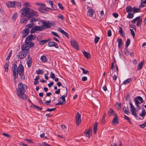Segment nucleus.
<instances>
[{"label": "nucleus", "mask_w": 146, "mask_h": 146, "mask_svg": "<svg viewBox=\"0 0 146 146\" xmlns=\"http://www.w3.org/2000/svg\"><path fill=\"white\" fill-rule=\"evenodd\" d=\"M25 90L22 83H20L18 84V88L16 90L15 92L18 97L23 100H27V96L25 94Z\"/></svg>", "instance_id": "nucleus-1"}, {"label": "nucleus", "mask_w": 146, "mask_h": 146, "mask_svg": "<svg viewBox=\"0 0 146 146\" xmlns=\"http://www.w3.org/2000/svg\"><path fill=\"white\" fill-rule=\"evenodd\" d=\"M6 5L8 8H16L17 6L19 8L21 7V3L16 1H9L6 3Z\"/></svg>", "instance_id": "nucleus-2"}, {"label": "nucleus", "mask_w": 146, "mask_h": 146, "mask_svg": "<svg viewBox=\"0 0 146 146\" xmlns=\"http://www.w3.org/2000/svg\"><path fill=\"white\" fill-rule=\"evenodd\" d=\"M30 9V8L27 7H25L24 8L21 9L20 12L21 14V17L24 18L25 17H27V15H29Z\"/></svg>", "instance_id": "nucleus-3"}, {"label": "nucleus", "mask_w": 146, "mask_h": 146, "mask_svg": "<svg viewBox=\"0 0 146 146\" xmlns=\"http://www.w3.org/2000/svg\"><path fill=\"white\" fill-rule=\"evenodd\" d=\"M134 102L137 107L138 108V110L141 109V107L139 105L143 102L142 98L140 96H138L134 98Z\"/></svg>", "instance_id": "nucleus-4"}, {"label": "nucleus", "mask_w": 146, "mask_h": 146, "mask_svg": "<svg viewBox=\"0 0 146 146\" xmlns=\"http://www.w3.org/2000/svg\"><path fill=\"white\" fill-rule=\"evenodd\" d=\"M38 23L39 25L41 24V25L44 26L43 27H45L44 29L46 28H50L51 27V25L52 23H49V21H48V23L44 20H41L39 21Z\"/></svg>", "instance_id": "nucleus-5"}, {"label": "nucleus", "mask_w": 146, "mask_h": 146, "mask_svg": "<svg viewBox=\"0 0 146 146\" xmlns=\"http://www.w3.org/2000/svg\"><path fill=\"white\" fill-rule=\"evenodd\" d=\"M44 28L45 27H41L40 26H33L31 30L30 33H34L36 31H42L44 29Z\"/></svg>", "instance_id": "nucleus-6"}, {"label": "nucleus", "mask_w": 146, "mask_h": 146, "mask_svg": "<svg viewBox=\"0 0 146 146\" xmlns=\"http://www.w3.org/2000/svg\"><path fill=\"white\" fill-rule=\"evenodd\" d=\"M38 16L37 12L31 8L30 10L29 14L27 15V17L28 18V19H30L32 17H37Z\"/></svg>", "instance_id": "nucleus-7"}, {"label": "nucleus", "mask_w": 146, "mask_h": 146, "mask_svg": "<svg viewBox=\"0 0 146 146\" xmlns=\"http://www.w3.org/2000/svg\"><path fill=\"white\" fill-rule=\"evenodd\" d=\"M129 104L130 106V110L132 115H133L136 117H137V115L136 113V110L134 106L132 103L130 102L129 103Z\"/></svg>", "instance_id": "nucleus-8"}, {"label": "nucleus", "mask_w": 146, "mask_h": 146, "mask_svg": "<svg viewBox=\"0 0 146 146\" xmlns=\"http://www.w3.org/2000/svg\"><path fill=\"white\" fill-rule=\"evenodd\" d=\"M81 115L78 112H77V114L76 116L75 119H76V125L78 126H79L81 123Z\"/></svg>", "instance_id": "nucleus-9"}, {"label": "nucleus", "mask_w": 146, "mask_h": 146, "mask_svg": "<svg viewBox=\"0 0 146 146\" xmlns=\"http://www.w3.org/2000/svg\"><path fill=\"white\" fill-rule=\"evenodd\" d=\"M70 43L72 46L77 50H79L78 45L76 41L75 40H71Z\"/></svg>", "instance_id": "nucleus-10"}, {"label": "nucleus", "mask_w": 146, "mask_h": 146, "mask_svg": "<svg viewBox=\"0 0 146 146\" xmlns=\"http://www.w3.org/2000/svg\"><path fill=\"white\" fill-rule=\"evenodd\" d=\"M114 117L112 121L111 124L112 125H115V124H117L119 123V120L118 119V116L116 113H115Z\"/></svg>", "instance_id": "nucleus-11"}, {"label": "nucleus", "mask_w": 146, "mask_h": 146, "mask_svg": "<svg viewBox=\"0 0 146 146\" xmlns=\"http://www.w3.org/2000/svg\"><path fill=\"white\" fill-rule=\"evenodd\" d=\"M30 30L25 29H23L21 32V33L23 34L22 38H23L25 37L28 35L29 34Z\"/></svg>", "instance_id": "nucleus-12"}, {"label": "nucleus", "mask_w": 146, "mask_h": 146, "mask_svg": "<svg viewBox=\"0 0 146 146\" xmlns=\"http://www.w3.org/2000/svg\"><path fill=\"white\" fill-rule=\"evenodd\" d=\"M66 94L64 95H63L62 97H60L59 98V99H62V102H63V104H65L66 100H65V97L67 96V94H68V90L67 88L66 87Z\"/></svg>", "instance_id": "nucleus-13"}, {"label": "nucleus", "mask_w": 146, "mask_h": 146, "mask_svg": "<svg viewBox=\"0 0 146 146\" xmlns=\"http://www.w3.org/2000/svg\"><path fill=\"white\" fill-rule=\"evenodd\" d=\"M25 44L22 45H21V50L22 51L25 50V49L29 48V45H28V42H27V40H25Z\"/></svg>", "instance_id": "nucleus-14"}, {"label": "nucleus", "mask_w": 146, "mask_h": 146, "mask_svg": "<svg viewBox=\"0 0 146 146\" xmlns=\"http://www.w3.org/2000/svg\"><path fill=\"white\" fill-rule=\"evenodd\" d=\"M36 37V36L33 35L32 34H31L30 35L27 36L25 40H26L29 41H31L35 39Z\"/></svg>", "instance_id": "nucleus-15"}, {"label": "nucleus", "mask_w": 146, "mask_h": 146, "mask_svg": "<svg viewBox=\"0 0 146 146\" xmlns=\"http://www.w3.org/2000/svg\"><path fill=\"white\" fill-rule=\"evenodd\" d=\"M37 40L38 41H39V44L40 45H43L44 44L47 43L50 40V39L48 38L46 40H38V38H37Z\"/></svg>", "instance_id": "nucleus-16"}, {"label": "nucleus", "mask_w": 146, "mask_h": 146, "mask_svg": "<svg viewBox=\"0 0 146 146\" xmlns=\"http://www.w3.org/2000/svg\"><path fill=\"white\" fill-rule=\"evenodd\" d=\"M144 62V61L143 60L138 64L137 66V70H139L142 69Z\"/></svg>", "instance_id": "nucleus-17"}, {"label": "nucleus", "mask_w": 146, "mask_h": 146, "mask_svg": "<svg viewBox=\"0 0 146 146\" xmlns=\"http://www.w3.org/2000/svg\"><path fill=\"white\" fill-rule=\"evenodd\" d=\"M82 52L85 57L87 59H90L91 57V55L90 53L85 51L84 50L82 51Z\"/></svg>", "instance_id": "nucleus-18"}, {"label": "nucleus", "mask_w": 146, "mask_h": 146, "mask_svg": "<svg viewBox=\"0 0 146 146\" xmlns=\"http://www.w3.org/2000/svg\"><path fill=\"white\" fill-rule=\"evenodd\" d=\"M27 55V54H23V52H20L19 55H17V56H19L20 59H23Z\"/></svg>", "instance_id": "nucleus-19"}, {"label": "nucleus", "mask_w": 146, "mask_h": 146, "mask_svg": "<svg viewBox=\"0 0 146 146\" xmlns=\"http://www.w3.org/2000/svg\"><path fill=\"white\" fill-rule=\"evenodd\" d=\"M108 113L109 116H111L112 115L114 116L115 114L116 113L115 112L113 109L112 108H110V109L108 111Z\"/></svg>", "instance_id": "nucleus-20"}, {"label": "nucleus", "mask_w": 146, "mask_h": 146, "mask_svg": "<svg viewBox=\"0 0 146 146\" xmlns=\"http://www.w3.org/2000/svg\"><path fill=\"white\" fill-rule=\"evenodd\" d=\"M9 61L8 62H6L4 65V68L5 71L6 72H7L8 71V67L9 66Z\"/></svg>", "instance_id": "nucleus-21"}, {"label": "nucleus", "mask_w": 146, "mask_h": 146, "mask_svg": "<svg viewBox=\"0 0 146 146\" xmlns=\"http://www.w3.org/2000/svg\"><path fill=\"white\" fill-rule=\"evenodd\" d=\"M126 10L127 13H131L132 12H133V9L131 6H127L126 8Z\"/></svg>", "instance_id": "nucleus-22"}, {"label": "nucleus", "mask_w": 146, "mask_h": 146, "mask_svg": "<svg viewBox=\"0 0 146 146\" xmlns=\"http://www.w3.org/2000/svg\"><path fill=\"white\" fill-rule=\"evenodd\" d=\"M117 40L118 42V47L121 49V47L123 44L122 40L121 38H119L117 39Z\"/></svg>", "instance_id": "nucleus-23"}, {"label": "nucleus", "mask_w": 146, "mask_h": 146, "mask_svg": "<svg viewBox=\"0 0 146 146\" xmlns=\"http://www.w3.org/2000/svg\"><path fill=\"white\" fill-rule=\"evenodd\" d=\"M93 9H92L89 8L87 14L90 17L93 16Z\"/></svg>", "instance_id": "nucleus-24"}, {"label": "nucleus", "mask_w": 146, "mask_h": 146, "mask_svg": "<svg viewBox=\"0 0 146 146\" xmlns=\"http://www.w3.org/2000/svg\"><path fill=\"white\" fill-rule=\"evenodd\" d=\"M19 75L20 76V78L22 80H24L25 79V77L24 75V71H23L21 73L20 72L19 73Z\"/></svg>", "instance_id": "nucleus-25"}, {"label": "nucleus", "mask_w": 146, "mask_h": 146, "mask_svg": "<svg viewBox=\"0 0 146 146\" xmlns=\"http://www.w3.org/2000/svg\"><path fill=\"white\" fill-rule=\"evenodd\" d=\"M133 13L134 14L141 11V9L140 8H137L135 7H133Z\"/></svg>", "instance_id": "nucleus-26"}, {"label": "nucleus", "mask_w": 146, "mask_h": 146, "mask_svg": "<svg viewBox=\"0 0 146 146\" xmlns=\"http://www.w3.org/2000/svg\"><path fill=\"white\" fill-rule=\"evenodd\" d=\"M18 68L19 69V71L21 73L23 71H24V68L21 63H20L19 64Z\"/></svg>", "instance_id": "nucleus-27"}, {"label": "nucleus", "mask_w": 146, "mask_h": 146, "mask_svg": "<svg viewBox=\"0 0 146 146\" xmlns=\"http://www.w3.org/2000/svg\"><path fill=\"white\" fill-rule=\"evenodd\" d=\"M40 60L42 62H45L47 61V59L46 56L45 55H43L40 57Z\"/></svg>", "instance_id": "nucleus-28"}, {"label": "nucleus", "mask_w": 146, "mask_h": 146, "mask_svg": "<svg viewBox=\"0 0 146 146\" xmlns=\"http://www.w3.org/2000/svg\"><path fill=\"white\" fill-rule=\"evenodd\" d=\"M38 9L39 11L40 12L42 13H44L45 14H47V12H44V7L42 5H41V7L38 8Z\"/></svg>", "instance_id": "nucleus-29"}, {"label": "nucleus", "mask_w": 146, "mask_h": 146, "mask_svg": "<svg viewBox=\"0 0 146 146\" xmlns=\"http://www.w3.org/2000/svg\"><path fill=\"white\" fill-rule=\"evenodd\" d=\"M132 80V79L131 78H128L123 82V84H127L131 82Z\"/></svg>", "instance_id": "nucleus-30"}, {"label": "nucleus", "mask_w": 146, "mask_h": 146, "mask_svg": "<svg viewBox=\"0 0 146 146\" xmlns=\"http://www.w3.org/2000/svg\"><path fill=\"white\" fill-rule=\"evenodd\" d=\"M18 14L17 12L14 13L12 17V19L14 21H15L16 19L17 18L18 16Z\"/></svg>", "instance_id": "nucleus-31"}, {"label": "nucleus", "mask_w": 146, "mask_h": 146, "mask_svg": "<svg viewBox=\"0 0 146 146\" xmlns=\"http://www.w3.org/2000/svg\"><path fill=\"white\" fill-rule=\"evenodd\" d=\"M98 123L95 122L94 124V133H96L97 132Z\"/></svg>", "instance_id": "nucleus-32"}, {"label": "nucleus", "mask_w": 146, "mask_h": 146, "mask_svg": "<svg viewBox=\"0 0 146 146\" xmlns=\"http://www.w3.org/2000/svg\"><path fill=\"white\" fill-rule=\"evenodd\" d=\"M13 75L14 77V79L15 80L18 77V74L17 72H16V70H13Z\"/></svg>", "instance_id": "nucleus-33"}, {"label": "nucleus", "mask_w": 146, "mask_h": 146, "mask_svg": "<svg viewBox=\"0 0 146 146\" xmlns=\"http://www.w3.org/2000/svg\"><path fill=\"white\" fill-rule=\"evenodd\" d=\"M88 130L85 132V134H86V137L90 138V136H92V134Z\"/></svg>", "instance_id": "nucleus-34"}, {"label": "nucleus", "mask_w": 146, "mask_h": 146, "mask_svg": "<svg viewBox=\"0 0 146 146\" xmlns=\"http://www.w3.org/2000/svg\"><path fill=\"white\" fill-rule=\"evenodd\" d=\"M134 17V13H128V14L127 16V18L129 19H132Z\"/></svg>", "instance_id": "nucleus-35"}, {"label": "nucleus", "mask_w": 146, "mask_h": 146, "mask_svg": "<svg viewBox=\"0 0 146 146\" xmlns=\"http://www.w3.org/2000/svg\"><path fill=\"white\" fill-rule=\"evenodd\" d=\"M119 33L122 36H124V34H123V32L121 27H119Z\"/></svg>", "instance_id": "nucleus-36"}, {"label": "nucleus", "mask_w": 146, "mask_h": 146, "mask_svg": "<svg viewBox=\"0 0 146 146\" xmlns=\"http://www.w3.org/2000/svg\"><path fill=\"white\" fill-rule=\"evenodd\" d=\"M130 43V40L128 38L127 40V41L126 42L125 47H126V48H127L129 45Z\"/></svg>", "instance_id": "nucleus-37"}, {"label": "nucleus", "mask_w": 146, "mask_h": 146, "mask_svg": "<svg viewBox=\"0 0 146 146\" xmlns=\"http://www.w3.org/2000/svg\"><path fill=\"white\" fill-rule=\"evenodd\" d=\"M142 19H139L137 21L136 25L137 27L140 26L142 24Z\"/></svg>", "instance_id": "nucleus-38"}, {"label": "nucleus", "mask_w": 146, "mask_h": 146, "mask_svg": "<svg viewBox=\"0 0 146 146\" xmlns=\"http://www.w3.org/2000/svg\"><path fill=\"white\" fill-rule=\"evenodd\" d=\"M146 113L145 110L144 109H143L142 110V112L141 113H140L139 115L142 117H143L145 115Z\"/></svg>", "instance_id": "nucleus-39"}, {"label": "nucleus", "mask_w": 146, "mask_h": 146, "mask_svg": "<svg viewBox=\"0 0 146 146\" xmlns=\"http://www.w3.org/2000/svg\"><path fill=\"white\" fill-rule=\"evenodd\" d=\"M27 42H28V45L29 46V48H30L31 47H34V46L35 45V44L34 43H33V42H31V41H27Z\"/></svg>", "instance_id": "nucleus-40"}, {"label": "nucleus", "mask_w": 146, "mask_h": 146, "mask_svg": "<svg viewBox=\"0 0 146 146\" xmlns=\"http://www.w3.org/2000/svg\"><path fill=\"white\" fill-rule=\"evenodd\" d=\"M80 68L82 70L83 73L84 74H89V71L88 70H86L85 69L83 68Z\"/></svg>", "instance_id": "nucleus-41"}, {"label": "nucleus", "mask_w": 146, "mask_h": 146, "mask_svg": "<svg viewBox=\"0 0 146 146\" xmlns=\"http://www.w3.org/2000/svg\"><path fill=\"white\" fill-rule=\"evenodd\" d=\"M28 21V19L27 18H24L21 20L20 22L21 23H25L26 24Z\"/></svg>", "instance_id": "nucleus-42"}, {"label": "nucleus", "mask_w": 146, "mask_h": 146, "mask_svg": "<svg viewBox=\"0 0 146 146\" xmlns=\"http://www.w3.org/2000/svg\"><path fill=\"white\" fill-rule=\"evenodd\" d=\"M36 74H42L43 73L44 71L43 70H42L39 69L38 70H36Z\"/></svg>", "instance_id": "nucleus-43"}, {"label": "nucleus", "mask_w": 146, "mask_h": 146, "mask_svg": "<svg viewBox=\"0 0 146 146\" xmlns=\"http://www.w3.org/2000/svg\"><path fill=\"white\" fill-rule=\"evenodd\" d=\"M117 105L118 107H117V108L119 110H120L121 108V103H119L117 102H116L115 104V106H116Z\"/></svg>", "instance_id": "nucleus-44"}, {"label": "nucleus", "mask_w": 146, "mask_h": 146, "mask_svg": "<svg viewBox=\"0 0 146 146\" xmlns=\"http://www.w3.org/2000/svg\"><path fill=\"white\" fill-rule=\"evenodd\" d=\"M47 3L48 4L51 5V7L52 9H54V7L53 6V3L52 1L51 0H48L47 1Z\"/></svg>", "instance_id": "nucleus-45"}, {"label": "nucleus", "mask_w": 146, "mask_h": 146, "mask_svg": "<svg viewBox=\"0 0 146 146\" xmlns=\"http://www.w3.org/2000/svg\"><path fill=\"white\" fill-rule=\"evenodd\" d=\"M125 50L124 52V53L125 54V55L126 56H128L129 55V51L128 50V49L126 48V47H125Z\"/></svg>", "instance_id": "nucleus-46"}, {"label": "nucleus", "mask_w": 146, "mask_h": 146, "mask_svg": "<svg viewBox=\"0 0 146 146\" xmlns=\"http://www.w3.org/2000/svg\"><path fill=\"white\" fill-rule=\"evenodd\" d=\"M27 64L28 67L29 68L31 67L32 63V61H30V60H27Z\"/></svg>", "instance_id": "nucleus-47"}, {"label": "nucleus", "mask_w": 146, "mask_h": 146, "mask_svg": "<svg viewBox=\"0 0 146 146\" xmlns=\"http://www.w3.org/2000/svg\"><path fill=\"white\" fill-rule=\"evenodd\" d=\"M49 10H55V9H51L50 8H48V7H44V12H45V11H46V12H47V11H49Z\"/></svg>", "instance_id": "nucleus-48"}, {"label": "nucleus", "mask_w": 146, "mask_h": 146, "mask_svg": "<svg viewBox=\"0 0 146 146\" xmlns=\"http://www.w3.org/2000/svg\"><path fill=\"white\" fill-rule=\"evenodd\" d=\"M139 126L142 128H144L146 126V121L143 123L139 125Z\"/></svg>", "instance_id": "nucleus-49"}, {"label": "nucleus", "mask_w": 146, "mask_h": 146, "mask_svg": "<svg viewBox=\"0 0 146 146\" xmlns=\"http://www.w3.org/2000/svg\"><path fill=\"white\" fill-rule=\"evenodd\" d=\"M51 33L54 36L58 37L59 38H60V36L55 32L52 31L51 32Z\"/></svg>", "instance_id": "nucleus-50"}, {"label": "nucleus", "mask_w": 146, "mask_h": 146, "mask_svg": "<svg viewBox=\"0 0 146 146\" xmlns=\"http://www.w3.org/2000/svg\"><path fill=\"white\" fill-rule=\"evenodd\" d=\"M17 62H15V63H14L12 66V70H16V68H17V66L16 64Z\"/></svg>", "instance_id": "nucleus-51"}, {"label": "nucleus", "mask_w": 146, "mask_h": 146, "mask_svg": "<svg viewBox=\"0 0 146 146\" xmlns=\"http://www.w3.org/2000/svg\"><path fill=\"white\" fill-rule=\"evenodd\" d=\"M100 39V38L99 37L96 36L94 40V42L95 43H97L98 41H99Z\"/></svg>", "instance_id": "nucleus-52"}, {"label": "nucleus", "mask_w": 146, "mask_h": 146, "mask_svg": "<svg viewBox=\"0 0 146 146\" xmlns=\"http://www.w3.org/2000/svg\"><path fill=\"white\" fill-rule=\"evenodd\" d=\"M32 27L31 25V24H30L26 25L25 26V28L26 29H28V30H29V29L31 28H32Z\"/></svg>", "instance_id": "nucleus-53"}, {"label": "nucleus", "mask_w": 146, "mask_h": 146, "mask_svg": "<svg viewBox=\"0 0 146 146\" xmlns=\"http://www.w3.org/2000/svg\"><path fill=\"white\" fill-rule=\"evenodd\" d=\"M58 6L60 9L62 10H64V7L60 3H58Z\"/></svg>", "instance_id": "nucleus-54"}, {"label": "nucleus", "mask_w": 146, "mask_h": 146, "mask_svg": "<svg viewBox=\"0 0 146 146\" xmlns=\"http://www.w3.org/2000/svg\"><path fill=\"white\" fill-rule=\"evenodd\" d=\"M2 135H4V136L6 137H7L8 138H10V137H11V135H9V134H7V133H3L2 134Z\"/></svg>", "instance_id": "nucleus-55"}, {"label": "nucleus", "mask_w": 146, "mask_h": 146, "mask_svg": "<svg viewBox=\"0 0 146 146\" xmlns=\"http://www.w3.org/2000/svg\"><path fill=\"white\" fill-rule=\"evenodd\" d=\"M50 78L52 79H54L55 78V74L52 72H50Z\"/></svg>", "instance_id": "nucleus-56"}, {"label": "nucleus", "mask_w": 146, "mask_h": 146, "mask_svg": "<svg viewBox=\"0 0 146 146\" xmlns=\"http://www.w3.org/2000/svg\"><path fill=\"white\" fill-rule=\"evenodd\" d=\"M130 31H131V34L133 36V38H134L135 35V33H134V31H133V29H130Z\"/></svg>", "instance_id": "nucleus-57"}, {"label": "nucleus", "mask_w": 146, "mask_h": 146, "mask_svg": "<svg viewBox=\"0 0 146 146\" xmlns=\"http://www.w3.org/2000/svg\"><path fill=\"white\" fill-rule=\"evenodd\" d=\"M58 18L62 20H64L65 19L64 17L61 14H60L58 15Z\"/></svg>", "instance_id": "nucleus-58"}, {"label": "nucleus", "mask_w": 146, "mask_h": 146, "mask_svg": "<svg viewBox=\"0 0 146 146\" xmlns=\"http://www.w3.org/2000/svg\"><path fill=\"white\" fill-rule=\"evenodd\" d=\"M54 42L51 41L50 42L48 43V46L49 47H52L53 46V44Z\"/></svg>", "instance_id": "nucleus-59"}, {"label": "nucleus", "mask_w": 146, "mask_h": 146, "mask_svg": "<svg viewBox=\"0 0 146 146\" xmlns=\"http://www.w3.org/2000/svg\"><path fill=\"white\" fill-rule=\"evenodd\" d=\"M56 109V108H51V109H50V108H48L46 110V111H53L55 110Z\"/></svg>", "instance_id": "nucleus-60"}, {"label": "nucleus", "mask_w": 146, "mask_h": 146, "mask_svg": "<svg viewBox=\"0 0 146 146\" xmlns=\"http://www.w3.org/2000/svg\"><path fill=\"white\" fill-rule=\"evenodd\" d=\"M108 37H110L111 36V32L110 30H109L108 31Z\"/></svg>", "instance_id": "nucleus-61"}, {"label": "nucleus", "mask_w": 146, "mask_h": 146, "mask_svg": "<svg viewBox=\"0 0 146 146\" xmlns=\"http://www.w3.org/2000/svg\"><path fill=\"white\" fill-rule=\"evenodd\" d=\"M129 26L131 28L134 29L135 31H136V27L135 25H129Z\"/></svg>", "instance_id": "nucleus-62"}, {"label": "nucleus", "mask_w": 146, "mask_h": 146, "mask_svg": "<svg viewBox=\"0 0 146 146\" xmlns=\"http://www.w3.org/2000/svg\"><path fill=\"white\" fill-rule=\"evenodd\" d=\"M51 102V100L50 99L48 101H46L44 103L47 105H50V104H49V103H50Z\"/></svg>", "instance_id": "nucleus-63"}, {"label": "nucleus", "mask_w": 146, "mask_h": 146, "mask_svg": "<svg viewBox=\"0 0 146 146\" xmlns=\"http://www.w3.org/2000/svg\"><path fill=\"white\" fill-rule=\"evenodd\" d=\"M93 90L92 89H89L87 90V92L88 93H89L90 95H91L92 94Z\"/></svg>", "instance_id": "nucleus-64"}]
</instances>
